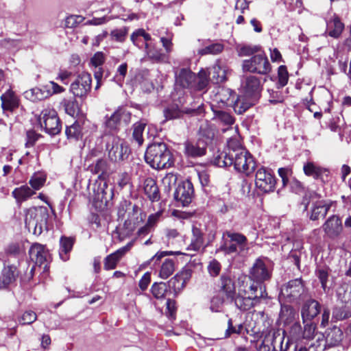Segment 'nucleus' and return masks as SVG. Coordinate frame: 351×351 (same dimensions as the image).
<instances>
[{
    "instance_id": "51",
    "label": "nucleus",
    "mask_w": 351,
    "mask_h": 351,
    "mask_svg": "<svg viewBox=\"0 0 351 351\" xmlns=\"http://www.w3.org/2000/svg\"><path fill=\"white\" fill-rule=\"evenodd\" d=\"M66 134L68 138L78 139L82 136V130L79 123L75 122L66 129Z\"/></svg>"
},
{
    "instance_id": "22",
    "label": "nucleus",
    "mask_w": 351,
    "mask_h": 351,
    "mask_svg": "<svg viewBox=\"0 0 351 351\" xmlns=\"http://www.w3.org/2000/svg\"><path fill=\"white\" fill-rule=\"evenodd\" d=\"M326 234L331 238L338 236L342 230L341 220L336 215H332L323 225Z\"/></svg>"
},
{
    "instance_id": "28",
    "label": "nucleus",
    "mask_w": 351,
    "mask_h": 351,
    "mask_svg": "<svg viewBox=\"0 0 351 351\" xmlns=\"http://www.w3.org/2000/svg\"><path fill=\"white\" fill-rule=\"evenodd\" d=\"M220 288L228 299L234 300L235 287L234 283L229 275L223 274L220 278Z\"/></svg>"
},
{
    "instance_id": "64",
    "label": "nucleus",
    "mask_w": 351,
    "mask_h": 351,
    "mask_svg": "<svg viewBox=\"0 0 351 351\" xmlns=\"http://www.w3.org/2000/svg\"><path fill=\"white\" fill-rule=\"evenodd\" d=\"M167 315L171 319H175L176 313V302L171 299H168L167 302Z\"/></svg>"
},
{
    "instance_id": "16",
    "label": "nucleus",
    "mask_w": 351,
    "mask_h": 351,
    "mask_svg": "<svg viewBox=\"0 0 351 351\" xmlns=\"http://www.w3.org/2000/svg\"><path fill=\"white\" fill-rule=\"evenodd\" d=\"M130 119V114L124 108H118L106 121V125L110 130H116L124 123H128Z\"/></svg>"
},
{
    "instance_id": "50",
    "label": "nucleus",
    "mask_w": 351,
    "mask_h": 351,
    "mask_svg": "<svg viewBox=\"0 0 351 351\" xmlns=\"http://www.w3.org/2000/svg\"><path fill=\"white\" fill-rule=\"evenodd\" d=\"M88 170L93 174H99L100 178L106 170V161L104 159H98L95 164L88 167Z\"/></svg>"
},
{
    "instance_id": "29",
    "label": "nucleus",
    "mask_w": 351,
    "mask_h": 351,
    "mask_svg": "<svg viewBox=\"0 0 351 351\" xmlns=\"http://www.w3.org/2000/svg\"><path fill=\"white\" fill-rule=\"evenodd\" d=\"M237 99H234V102L231 106L234 108L235 112L237 114H243L252 105L254 104L256 99L253 98L247 97L244 95L243 96L237 97Z\"/></svg>"
},
{
    "instance_id": "45",
    "label": "nucleus",
    "mask_w": 351,
    "mask_h": 351,
    "mask_svg": "<svg viewBox=\"0 0 351 351\" xmlns=\"http://www.w3.org/2000/svg\"><path fill=\"white\" fill-rule=\"evenodd\" d=\"M330 269L327 267H319L315 271V275L318 278L322 287L325 292L328 291L327 283L329 278Z\"/></svg>"
},
{
    "instance_id": "19",
    "label": "nucleus",
    "mask_w": 351,
    "mask_h": 351,
    "mask_svg": "<svg viewBox=\"0 0 351 351\" xmlns=\"http://www.w3.org/2000/svg\"><path fill=\"white\" fill-rule=\"evenodd\" d=\"M236 98L235 93L230 88L218 87L213 97V101L217 102L219 107L232 106Z\"/></svg>"
},
{
    "instance_id": "42",
    "label": "nucleus",
    "mask_w": 351,
    "mask_h": 351,
    "mask_svg": "<svg viewBox=\"0 0 351 351\" xmlns=\"http://www.w3.org/2000/svg\"><path fill=\"white\" fill-rule=\"evenodd\" d=\"M296 313L293 307L289 305H282L280 312V319L285 324L293 322L295 318Z\"/></svg>"
},
{
    "instance_id": "13",
    "label": "nucleus",
    "mask_w": 351,
    "mask_h": 351,
    "mask_svg": "<svg viewBox=\"0 0 351 351\" xmlns=\"http://www.w3.org/2000/svg\"><path fill=\"white\" fill-rule=\"evenodd\" d=\"M266 342L269 343L274 351H286L288 349V343L284 344L285 331L281 329H270L267 335Z\"/></svg>"
},
{
    "instance_id": "4",
    "label": "nucleus",
    "mask_w": 351,
    "mask_h": 351,
    "mask_svg": "<svg viewBox=\"0 0 351 351\" xmlns=\"http://www.w3.org/2000/svg\"><path fill=\"white\" fill-rule=\"evenodd\" d=\"M248 249L247 239L241 233L226 231L222 235L221 244L218 251L225 254H240Z\"/></svg>"
},
{
    "instance_id": "6",
    "label": "nucleus",
    "mask_w": 351,
    "mask_h": 351,
    "mask_svg": "<svg viewBox=\"0 0 351 351\" xmlns=\"http://www.w3.org/2000/svg\"><path fill=\"white\" fill-rule=\"evenodd\" d=\"M306 197L308 199L306 204H311L310 219L315 221L324 217L331 206L330 202L322 199L320 195L314 191L306 195ZM305 209H307V205Z\"/></svg>"
},
{
    "instance_id": "25",
    "label": "nucleus",
    "mask_w": 351,
    "mask_h": 351,
    "mask_svg": "<svg viewBox=\"0 0 351 351\" xmlns=\"http://www.w3.org/2000/svg\"><path fill=\"white\" fill-rule=\"evenodd\" d=\"M143 189L145 195L152 202H158L160 198L159 189L154 179L147 178L145 180Z\"/></svg>"
},
{
    "instance_id": "46",
    "label": "nucleus",
    "mask_w": 351,
    "mask_h": 351,
    "mask_svg": "<svg viewBox=\"0 0 351 351\" xmlns=\"http://www.w3.org/2000/svg\"><path fill=\"white\" fill-rule=\"evenodd\" d=\"M146 127V123L138 122L133 125L132 139L138 146L143 143V132Z\"/></svg>"
},
{
    "instance_id": "54",
    "label": "nucleus",
    "mask_w": 351,
    "mask_h": 351,
    "mask_svg": "<svg viewBox=\"0 0 351 351\" xmlns=\"http://www.w3.org/2000/svg\"><path fill=\"white\" fill-rule=\"evenodd\" d=\"M215 118L221 123L227 125H232L234 122V119L232 116L222 110H214Z\"/></svg>"
},
{
    "instance_id": "40",
    "label": "nucleus",
    "mask_w": 351,
    "mask_h": 351,
    "mask_svg": "<svg viewBox=\"0 0 351 351\" xmlns=\"http://www.w3.org/2000/svg\"><path fill=\"white\" fill-rule=\"evenodd\" d=\"M184 154L188 157H200L206 154V149L196 144L187 141L184 143Z\"/></svg>"
},
{
    "instance_id": "27",
    "label": "nucleus",
    "mask_w": 351,
    "mask_h": 351,
    "mask_svg": "<svg viewBox=\"0 0 351 351\" xmlns=\"http://www.w3.org/2000/svg\"><path fill=\"white\" fill-rule=\"evenodd\" d=\"M130 40L132 43L139 49L143 47L145 49V45L150 43L149 42L152 40V37L145 29H138L131 34Z\"/></svg>"
},
{
    "instance_id": "57",
    "label": "nucleus",
    "mask_w": 351,
    "mask_h": 351,
    "mask_svg": "<svg viewBox=\"0 0 351 351\" xmlns=\"http://www.w3.org/2000/svg\"><path fill=\"white\" fill-rule=\"evenodd\" d=\"M261 51V47L258 45H245L240 48L239 49V56H248L252 55H255V53H258Z\"/></svg>"
},
{
    "instance_id": "39",
    "label": "nucleus",
    "mask_w": 351,
    "mask_h": 351,
    "mask_svg": "<svg viewBox=\"0 0 351 351\" xmlns=\"http://www.w3.org/2000/svg\"><path fill=\"white\" fill-rule=\"evenodd\" d=\"M208 75L211 76L212 80L219 84L226 80V71L218 62L215 63L208 72Z\"/></svg>"
},
{
    "instance_id": "12",
    "label": "nucleus",
    "mask_w": 351,
    "mask_h": 351,
    "mask_svg": "<svg viewBox=\"0 0 351 351\" xmlns=\"http://www.w3.org/2000/svg\"><path fill=\"white\" fill-rule=\"evenodd\" d=\"M303 291V284L300 279L290 280L281 288L280 295L288 302L298 298Z\"/></svg>"
},
{
    "instance_id": "32",
    "label": "nucleus",
    "mask_w": 351,
    "mask_h": 351,
    "mask_svg": "<svg viewBox=\"0 0 351 351\" xmlns=\"http://www.w3.org/2000/svg\"><path fill=\"white\" fill-rule=\"evenodd\" d=\"M304 173L315 179H323L324 175H328V170L322 168L312 162H308L303 167Z\"/></svg>"
},
{
    "instance_id": "7",
    "label": "nucleus",
    "mask_w": 351,
    "mask_h": 351,
    "mask_svg": "<svg viewBox=\"0 0 351 351\" xmlns=\"http://www.w3.org/2000/svg\"><path fill=\"white\" fill-rule=\"evenodd\" d=\"M106 149L108 151L109 158L115 162L128 158L130 154L129 147L117 136H112L108 138Z\"/></svg>"
},
{
    "instance_id": "44",
    "label": "nucleus",
    "mask_w": 351,
    "mask_h": 351,
    "mask_svg": "<svg viewBox=\"0 0 351 351\" xmlns=\"http://www.w3.org/2000/svg\"><path fill=\"white\" fill-rule=\"evenodd\" d=\"M175 270V262L172 259L167 258L161 265L159 276L162 279L169 278Z\"/></svg>"
},
{
    "instance_id": "30",
    "label": "nucleus",
    "mask_w": 351,
    "mask_h": 351,
    "mask_svg": "<svg viewBox=\"0 0 351 351\" xmlns=\"http://www.w3.org/2000/svg\"><path fill=\"white\" fill-rule=\"evenodd\" d=\"M24 96L27 99L33 102L41 101L50 97V93L47 90L45 86L42 88L35 87L24 93Z\"/></svg>"
},
{
    "instance_id": "9",
    "label": "nucleus",
    "mask_w": 351,
    "mask_h": 351,
    "mask_svg": "<svg viewBox=\"0 0 351 351\" xmlns=\"http://www.w3.org/2000/svg\"><path fill=\"white\" fill-rule=\"evenodd\" d=\"M276 179L271 171L265 167L258 169L255 176L256 186L264 193L272 192L275 189Z\"/></svg>"
},
{
    "instance_id": "49",
    "label": "nucleus",
    "mask_w": 351,
    "mask_h": 351,
    "mask_svg": "<svg viewBox=\"0 0 351 351\" xmlns=\"http://www.w3.org/2000/svg\"><path fill=\"white\" fill-rule=\"evenodd\" d=\"M112 195L111 190L108 196H107V192L104 191H102L101 193L98 192L94 200L95 206L100 209L106 207L108 201L112 198Z\"/></svg>"
},
{
    "instance_id": "62",
    "label": "nucleus",
    "mask_w": 351,
    "mask_h": 351,
    "mask_svg": "<svg viewBox=\"0 0 351 351\" xmlns=\"http://www.w3.org/2000/svg\"><path fill=\"white\" fill-rule=\"evenodd\" d=\"M45 88L47 90H49V92L50 93V96H51L53 94L63 93L65 90V89L62 86L58 85L57 83L53 81H50L48 84L45 85Z\"/></svg>"
},
{
    "instance_id": "23",
    "label": "nucleus",
    "mask_w": 351,
    "mask_h": 351,
    "mask_svg": "<svg viewBox=\"0 0 351 351\" xmlns=\"http://www.w3.org/2000/svg\"><path fill=\"white\" fill-rule=\"evenodd\" d=\"M42 213L40 212L36 213V207L30 208L25 210V226L29 232H32V233L36 235L40 234V228H38L37 223H35L36 217H40Z\"/></svg>"
},
{
    "instance_id": "41",
    "label": "nucleus",
    "mask_w": 351,
    "mask_h": 351,
    "mask_svg": "<svg viewBox=\"0 0 351 351\" xmlns=\"http://www.w3.org/2000/svg\"><path fill=\"white\" fill-rule=\"evenodd\" d=\"M65 112L72 117L77 116L80 112V108L77 101L74 99H64L61 102Z\"/></svg>"
},
{
    "instance_id": "11",
    "label": "nucleus",
    "mask_w": 351,
    "mask_h": 351,
    "mask_svg": "<svg viewBox=\"0 0 351 351\" xmlns=\"http://www.w3.org/2000/svg\"><path fill=\"white\" fill-rule=\"evenodd\" d=\"M302 328L300 323H294L290 329L289 334L294 340L312 339L315 336V326L311 322L304 323Z\"/></svg>"
},
{
    "instance_id": "52",
    "label": "nucleus",
    "mask_w": 351,
    "mask_h": 351,
    "mask_svg": "<svg viewBox=\"0 0 351 351\" xmlns=\"http://www.w3.org/2000/svg\"><path fill=\"white\" fill-rule=\"evenodd\" d=\"M224 302L223 296L221 293H217L210 300V309L213 312H220Z\"/></svg>"
},
{
    "instance_id": "48",
    "label": "nucleus",
    "mask_w": 351,
    "mask_h": 351,
    "mask_svg": "<svg viewBox=\"0 0 351 351\" xmlns=\"http://www.w3.org/2000/svg\"><path fill=\"white\" fill-rule=\"evenodd\" d=\"M151 291L155 298L162 299L167 291V285L165 282H155L152 286Z\"/></svg>"
},
{
    "instance_id": "36",
    "label": "nucleus",
    "mask_w": 351,
    "mask_h": 351,
    "mask_svg": "<svg viewBox=\"0 0 351 351\" xmlns=\"http://www.w3.org/2000/svg\"><path fill=\"white\" fill-rule=\"evenodd\" d=\"M351 317V307L343 304L336 306L332 310V320L334 322L343 320Z\"/></svg>"
},
{
    "instance_id": "63",
    "label": "nucleus",
    "mask_w": 351,
    "mask_h": 351,
    "mask_svg": "<svg viewBox=\"0 0 351 351\" xmlns=\"http://www.w3.org/2000/svg\"><path fill=\"white\" fill-rule=\"evenodd\" d=\"M128 30L126 28L114 29L112 31L111 36L117 41L123 42L124 41L127 35Z\"/></svg>"
},
{
    "instance_id": "10",
    "label": "nucleus",
    "mask_w": 351,
    "mask_h": 351,
    "mask_svg": "<svg viewBox=\"0 0 351 351\" xmlns=\"http://www.w3.org/2000/svg\"><path fill=\"white\" fill-rule=\"evenodd\" d=\"M92 78L90 74L82 73L71 84V91L75 97H84L91 89Z\"/></svg>"
},
{
    "instance_id": "58",
    "label": "nucleus",
    "mask_w": 351,
    "mask_h": 351,
    "mask_svg": "<svg viewBox=\"0 0 351 351\" xmlns=\"http://www.w3.org/2000/svg\"><path fill=\"white\" fill-rule=\"evenodd\" d=\"M278 84L280 87L285 86L287 82L289 79V74L287 70V67L284 65H281L278 68Z\"/></svg>"
},
{
    "instance_id": "15",
    "label": "nucleus",
    "mask_w": 351,
    "mask_h": 351,
    "mask_svg": "<svg viewBox=\"0 0 351 351\" xmlns=\"http://www.w3.org/2000/svg\"><path fill=\"white\" fill-rule=\"evenodd\" d=\"M193 195V186L190 181L179 184L174 193V197L185 206L191 202Z\"/></svg>"
},
{
    "instance_id": "5",
    "label": "nucleus",
    "mask_w": 351,
    "mask_h": 351,
    "mask_svg": "<svg viewBox=\"0 0 351 351\" xmlns=\"http://www.w3.org/2000/svg\"><path fill=\"white\" fill-rule=\"evenodd\" d=\"M244 71L255 73L260 75L269 74L271 71V66L265 53H257L250 59L243 62Z\"/></svg>"
},
{
    "instance_id": "37",
    "label": "nucleus",
    "mask_w": 351,
    "mask_h": 351,
    "mask_svg": "<svg viewBox=\"0 0 351 351\" xmlns=\"http://www.w3.org/2000/svg\"><path fill=\"white\" fill-rule=\"evenodd\" d=\"M34 194V191L31 189L27 185H23L21 186V187L16 188L12 191V195L19 202L26 201L28 198H29Z\"/></svg>"
},
{
    "instance_id": "17",
    "label": "nucleus",
    "mask_w": 351,
    "mask_h": 351,
    "mask_svg": "<svg viewBox=\"0 0 351 351\" xmlns=\"http://www.w3.org/2000/svg\"><path fill=\"white\" fill-rule=\"evenodd\" d=\"M134 244V241L128 243L125 246L107 256L104 260L106 270L114 269L121 258L128 252Z\"/></svg>"
},
{
    "instance_id": "34",
    "label": "nucleus",
    "mask_w": 351,
    "mask_h": 351,
    "mask_svg": "<svg viewBox=\"0 0 351 351\" xmlns=\"http://www.w3.org/2000/svg\"><path fill=\"white\" fill-rule=\"evenodd\" d=\"M195 112L194 109H187L186 110H180L177 105H171L167 107L164 111V116L165 120H173L179 119L182 116L183 113L192 114Z\"/></svg>"
},
{
    "instance_id": "53",
    "label": "nucleus",
    "mask_w": 351,
    "mask_h": 351,
    "mask_svg": "<svg viewBox=\"0 0 351 351\" xmlns=\"http://www.w3.org/2000/svg\"><path fill=\"white\" fill-rule=\"evenodd\" d=\"M208 71L205 70H201L198 75L196 76V81L195 82V87L197 90H202L204 89L208 83Z\"/></svg>"
},
{
    "instance_id": "26",
    "label": "nucleus",
    "mask_w": 351,
    "mask_h": 351,
    "mask_svg": "<svg viewBox=\"0 0 351 351\" xmlns=\"http://www.w3.org/2000/svg\"><path fill=\"white\" fill-rule=\"evenodd\" d=\"M1 107L3 110L13 111L19 107V101L14 93L8 90L1 96Z\"/></svg>"
},
{
    "instance_id": "59",
    "label": "nucleus",
    "mask_w": 351,
    "mask_h": 351,
    "mask_svg": "<svg viewBox=\"0 0 351 351\" xmlns=\"http://www.w3.org/2000/svg\"><path fill=\"white\" fill-rule=\"evenodd\" d=\"M37 319V315L35 312L29 310L25 311L19 319L21 324H31L34 322Z\"/></svg>"
},
{
    "instance_id": "21",
    "label": "nucleus",
    "mask_w": 351,
    "mask_h": 351,
    "mask_svg": "<svg viewBox=\"0 0 351 351\" xmlns=\"http://www.w3.org/2000/svg\"><path fill=\"white\" fill-rule=\"evenodd\" d=\"M196 75L190 69H182L176 75V82L177 85L182 88H192L195 86Z\"/></svg>"
},
{
    "instance_id": "55",
    "label": "nucleus",
    "mask_w": 351,
    "mask_h": 351,
    "mask_svg": "<svg viewBox=\"0 0 351 351\" xmlns=\"http://www.w3.org/2000/svg\"><path fill=\"white\" fill-rule=\"evenodd\" d=\"M223 45L219 43L211 44L203 49H199L197 53L201 56L206 54H217L222 51Z\"/></svg>"
},
{
    "instance_id": "3",
    "label": "nucleus",
    "mask_w": 351,
    "mask_h": 351,
    "mask_svg": "<svg viewBox=\"0 0 351 351\" xmlns=\"http://www.w3.org/2000/svg\"><path fill=\"white\" fill-rule=\"evenodd\" d=\"M145 162L155 169H167L173 166L174 160L170 150L165 143H154L149 145L145 154Z\"/></svg>"
},
{
    "instance_id": "56",
    "label": "nucleus",
    "mask_w": 351,
    "mask_h": 351,
    "mask_svg": "<svg viewBox=\"0 0 351 351\" xmlns=\"http://www.w3.org/2000/svg\"><path fill=\"white\" fill-rule=\"evenodd\" d=\"M337 296L343 304L351 306V288L339 289Z\"/></svg>"
},
{
    "instance_id": "33",
    "label": "nucleus",
    "mask_w": 351,
    "mask_h": 351,
    "mask_svg": "<svg viewBox=\"0 0 351 351\" xmlns=\"http://www.w3.org/2000/svg\"><path fill=\"white\" fill-rule=\"evenodd\" d=\"M204 239L202 231L197 227H193L191 241L187 250L199 251L204 247Z\"/></svg>"
},
{
    "instance_id": "18",
    "label": "nucleus",
    "mask_w": 351,
    "mask_h": 351,
    "mask_svg": "<svg viewBox=\"0 0 351 351\" xmlns=\"http://www.w3.org/2000/svg\"><path fill=\"white\" fill-rule=\"evenodd\" d=\"M30 259L36 265H41L47 261L49 254L45 246L40 243H34L29 250Z\"/></svg>"
},
{
    "instance_id": "24",
    "label": "nucleus",
    "mask_w": 351,
    "mask_h": 351,
    "mask_svg": "<svg viewBox=\"0 0 351 351\" xmlns=\"http://www.w3.org/2000/svg\"><path fill=\"white\" fill-rule=\"evenodd\" d=\"M145 57L155 62H167L169 60V56L162 53L161 49L156 48L151 43L145 45Z\"/></svg>"
},
{
    "instance_id": "60",
    "label": "nucleus",
    "mask_w": 351,
    "mask_h": 351,
    "mask_svg": "<svg viewBox=\"0 0 351 351\" xmlns=\"http://www.w3.org/2000/svg\"><path fill=\"white\" fill-rule=\"evenodd\" d=\"M73 245V240L71 238L62 237L60 239V254L62 256V253H68L72 249Z\"/></svg>"
},
{
    "instance_id": "38",
    "label": "nucleus",
    "mask_w": 351,
    "mask_h": 351,
    "mask_svg": "<svg viewBox=\"0 0 351 351\" xmlns=\"http://www.w3.org/2000/svg\"><path fill=\"white\" fill-rule=\"evenodd\" d=\"M39 212H40L42 215L40 217H36L35 223H37L38 228H40L41 234L44 230H48L49 211L47 207H36V213Z\"/></svg>"
},
{
    "instance_id": "1",
    "label": "nucleus",
    "mask_w": 351,
    "mask_h": 351,
    "mask_svg": "<svg viewBox=\"0 0 351 351\" xmlns=\"http://www.w3.org/2000/svg\"><path fill=\"white\" fill-rule=\"evenodd\" d=\"M271 276V269L263 260L257 259L250 271L249 278L256 282L248 286L247 277L239 278L238 293L235 298V305L241 311H248L261 302V299L267 298L266 287L263 282L269 280Z\"/></svg>"
},
{
    "instance_id": "35",
    "label": "nucleus",
    "mask_w": 351,
    "mask_h": 351,
    "mask_svg": "<svg viewBox=\"0 0 351 351\" xmlns=\"http://www.w3.org/2000/svg\"><path fill=\"white\" fill-rule=\"evenodd\" d=\"M344 25L338 17H334L327 23V32L332 38H337L341 34Z\"/></svg>"
},
{
    "instance_id": "2",
    "label": "nucleus",
    "mask_w": 351,
    "mask_h": 351,
    "mask_svg": "<svg viewBox=\"0 0 351 351\" xmlns=\"http://www.w3.org/2000/svg\"><path fill=\"white\" fill-rule=\"evenodd\" d=\"M215 163L220 167L234 165L237 171L246 175L253 172L256 166L252 156L234 139L228 142L227 152L216 157Z\"/></svg>"
},
{
    "instance_id": "47",
    "label": "nucleus",
    "mask_w": 351,
    "mask_h": 351,
    "mask_svg": "<svg viewBox=\"0 0 351 351\" xmlns=\"http://www.w3.org/2000/svg\"><path fill=\"white\" fill-rule=\"evenodd\" d=\"M343 339V332L339 328L335 327L327 335V341L332 346L339 345Z\"/></svg>"
},
{
    "instance_id": "43",
    "label": "nucleus",
    "mask_w": 351,
    "mask_h": 351,
    "mask_svg": "<svg viewBox=\"0 0 351 351\" xmlns=\"http://www.w3.org/2000/svg\"><path fill=\"white\" fill-rule=\"evenodd\" d=\"M17 276L16 269L14 266H8L2 271L0 280L4 285H8L14 281Z\"/></svg>"
},
{
    "instance_id": "20",
    "label": "nucleus",
    "mask_w": 351,
    "mask_h": 351,
    "mask_svg": "<svg viewBox=\"0 0 351 351\" xmlns=\"http://www.w3.org/2000/svg\"><path fill=\"white\" fill-rule=\"evenodd\" d=\"M320 310L321 306L317 301L315 300H307L304 304L301 311L304 323L315 317L319 313Z\"/></svg>"
},
{
    "instance_id": "31",
    "label": "nucleus",
    "mask_w": 351,
    "mask_h": 351,
    "mask_svg": "<svg viewBox=\"0 0 351 351\" xmlns=\"http://www.w3.org/2000/svg\"><path fill=\"white\" fill-rule=\"evenodd\" d=\"M190 277L191 272L189 270L186 269L182 271L169 280V286L171 287L175 291H180L184 287L186 281Z\"/></svg>"
},
{
    "instance_id": "8",
    "label": "nucleus",
    "mask_w": 351,
    "mask_h": 351,
    "mask_svg": "<svg viewBox=\"0 0 351 351\" xmlns=\"http://www.w3.org/2000/svg\"><path fill=\"white\" fill-rule=\"evenodd\" d=\"M38 121L46 132L50 135H56L61 130L60 121L56 111L53 109L43 110L38 118Z\"/></svg>"
},
{
    "instance_id": "14",
    "label": "nucleus",
    "mask_w": 351,
    "mask_h": 351,
    "mask_svg": "<svg viewBox=\"0 0 351 351\" xmlns=\"http://www.w3.org/2000/svg\"><path fill=\"white\" fill-rule=\"evenodd\" d=\"M242 88L245 97L253 98L256 100L259 98L262 88L258 77L254 75L246 77L243 82Z\"/></svg>"
},
{
    "instance_id": "61",
    "label": "nucleus",
    "mask_w": 351,
    "mask_h": 351,
    "mask_svg": "<svg viewBox=\"0 0 351 351\" xmlns=\"http://www.w3.org/2000/svg\"><path fill=\"white\" fill-rule=\"evenodd\" d=\"M45 180V178L44 177L34 175L32 177L29 183L34 190L37 191L44 185Z\"/></svg>"
}]
</instances>
